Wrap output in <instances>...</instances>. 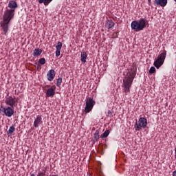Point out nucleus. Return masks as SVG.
Masks as SVG:
<instances>
[{
	"label": "nucleus",
	"mask_w": 176,
	"mask_h": 176,
	"mask_svg": "<svg viewBox=\"0 0 176 176\" xmlns=\"http://www.w3.org/2000/svg\"><path fill=\"white\" fill-rule=\"evenodd\" d=\"M38 63L41 65H45V64H46V59H45V58H41L38 60Z\"/></svg>",
	"instance_id": "obj_23"
},
{
	"label": "nucleus",
	"mask_w": 176,
	"mask_h": 176,
	"mask_svg": "<svg viewBox=\"0 0 176 176\" xmlns=\"http://www.w3.org/2000/svg\"><path fill=\"white\" fill-rule=\"evenodd\" d=\"M12 107H3V106H1L0 111H2L7 118H12L14 114V109Z\"/></svg>",
	"instance_id": "obj_7"
},
{
	"label": "nucleus",
	"mask_w": 176,
	"mask_h": 176,
	"mask_svg": "<svg viewBox=\"0 0 176 176\" xmlns=\"http://www.w3.org/2000/svg\"><path fill=\"white\" fill-rule=\"evenodd\" d=\"M37 176H46V170H43V171H38Z\"/></svg>",
	"instance_id": "obj_24"
},
{
	"label": "nucleus",
	"mask_w": 176,
	"mask_h": 176,
	"mask_svg": "<svg viewBox=\"0 0 176 176\" xmlns=\"http://www.w3.org/2000/svg\"><path fill=\"white\" fill-rule=\"evenodd\" d=\"M156 72V69L155 67H151L149 69V74H155Z\"/></svg>",
	"instance_id": "obj_25"
},
{
	"label": "nucleus",
	"mask_w": 176,
	"mask_h": 176,
	"mask_svg": "<svg viewBox=\"0 0 176 176\" xmlns=\"http://www.w3.org/2000/svg\"><path fill=\"white\" fill-rule=\"evenodd\" d=\"M17 2L15 1H10L8 3V8H9V10H13L14 12H16V9H17Z\"/></svg>",
	"instance_id": "obj_10"
},
{
	"label": "nucleus",
	"mask_w": 176,
	"mask_h": 176,
	"mask_svg": "<svg viewBox=\"0 0 176 176\" xmlns=\"http://www.w3.org/2000/svg\"><path fill=\"white\" fill-rule=\"evenodd\" d=\"M53 0H38L39 3H44L45 6H47Z\"/></svg>",
	"instance_id": "obj_18"
},
{
	"label": "nucleus",
	"mask_w": 176,
	"mask_h": 176,
	"mask_svg": "<svg viewBox=\"0 0 176 176\" xmlns=\"http://www.w3.org/2000/svg\"><path fill=\"white\" fill-rule=\"evenodd\" d=\"M175 159H176V147L175 148Z\"/></svg>",
	"instance_id": "obj_29"
},
{
	"label": "nucleus",
	"mask_w": 176,
	"mask_h": 176,
	"mask_svg": "<svg viewBox=\"0 0 176 176\" xmlns=\"http://www.w3.org/2000/svg\"><path fill=\"white\" fill-rule=\"evenodd\" d=\"M148 1V5L151 6V4L152 3V0H147Z\"/></svg>",
	"instance_id": "obj_27"
},
{
	"label": "nucleus",
	"mask_w": 176,
	"mask_h": 176,
	"mask_svg": "<svg viewBox=\"0 0 176 176\" xmlns=\"http://www.w3.org/2000/svg\"><path fill=\"white\" fill-rule=\"evenodd\" d=\"M105 26L108 30H111V28H113V27H115V22L112 20H107L105 23Z\"/></svg>",
	"instance_id": "obj_15"
},
{
	"label": "nucleus",
	"mask_w": 176,
	"mask_h": 176,
	"mask_svg": "<svg viewBox=\"0 0 176 176\" xmlns=\"http://www.w3.org/2000/svg\"><path fill=\"white\" fill-rule=\"evenodd\" d=\"M94 105H96V101L93 100V98L90 97H87L86 98V106L85 108V111L87 113H89L93 109Z\"/></svg>",
	"instance_id": "obj_6"
},
{
	"label": "nucleus",
	"mask_w": 176,
	"mask_h": 176,
	"mask_svg": "<svg viewBox=\"0 0 176 176\" xmlns=\"http://www.w3.org/2000/svg\"><path fill=\"white\" fill-rule=\"evenodd\" d=\"M56 76V72L54 69H50V71L47 72V80L50 82H52L53 79H54V77Z\"/></svg>",
	"instance_id": "obj_11"
},
{
	"label": "nucleus",
	"mask_w": 176,
	"mask_h": 176,
	"mask_svg": "<svg viewBox=\"0 0 176 176\" xmlns=\"http://www.w3.org/2000/svg\"><path fill=\"white\" fill-rule=\"evenodd\" d=\"M14 13L15 12L14 10H9L8 7L6 8V10L3 15V20L0 22V27L1 31H3L2 34L3 35H8L9 24H10V21L14 19Z\"/></svg>",
	"instance_id": "obj_1"
},
{
	"label": "nucleus",
	"mask_w": 176,
	"mask_h": 176,
	"mask_svg": "<svg viewBox=\"0 0 176 176\" xmlns=\"http://www.w3.org/2000/svg\"><path fill=\"white\" fill-rule=\"evenodd\" d=\"M94 138L96 141H98L100 140V131L96 130L95 133H94Z\"/></svg>",
	"instance_id": "obj_21"
},
{
	"label": "nucleus",
	"mask_w": 176,
	"mask_h": 176,
	"mask_svg": "<svg viewBox=\"0 0 176 176\" xmlns=\"http://www.w3.org/2000/svg\"><path fill=\"white\" fill-rule=\"evenodd\" d=\"M54 90H56V86L54 85L47 90L46 96L53 97L55 94Z\"/></svg>",
	"instance_id": "obj_12"
},
{
	"label": "nucleus",
	"mask_w": 176,
	"mask_h": 176,
	"mask_svg": "<svg viewBox=\"0 0 176 176\" xmlns=\"http://www.w3.org/2000/svg\"><path fill=\"white\" fill-rule=\"evenodd\" d=\"M136 70H131L128 72L124 76V79L123 80L124 87V93L127 94V93H130V87H131V85H133V81L134 80V78H135Z\"/></svg>",
	"instance_id": "obj_2"
},
{
	"label": "nucleus",
	"mask_w": 176,
	"mask_h": 176,
	"mask_svg": "<svg viewBox=\"0 0 176 176\" xmlns=\"http://www.w3.org/2000/svg\"><path fill=\"white\" fill-rule=\"evenodd\" d=\"M16 130V128H14V126H11L9 129V130L8 131L7 133L8 134H13V133H14V131Z\"/></svg>",
	"instance_id": "obj_22"
},
{
	"label": "nucleus",
	"mask_w": 176,
	"mask_h": 176,
	"mask_svg": "<svg viewBox=\"0 0 176 176\" xmlns=\"http://www.w3.org/2000/svg\"><path fill=\"white\" fill-rule=\"evenodd\" d=\"M131 27L136 32L142 31L146 27V21L144 19H140L139 21H133L131 22Z\"/></svg>",
	"instance_id": "obj_3"
},
{
	"label": "nucleus",
	"mask_w": 176,
	"mask_h": 176,
	"mask_svg": "<svg viewBox=\"0 0 176 176\" xmlns=\"http://www.w3.org/2000/svg\"><path fill=\"white\" fill-rule=\"evenodd\" d=\"M37 68H39L41 69V68H42V67H41V65H38Z\"/></svg>",
	"instance_id": "obj_30"
},
{
	"label": "nucleus",
	"mask_w": 176,
	"mask_h": 176,
	"mask_svg": "<svg viewBox=\"0 0 176 176\" xmlns=\"http://www.w3.org/2000/svg\"><path fill=\"white\" fill-rule=\"evenodd\" d=\"M173 176H176V170H174L172 173Z\"/></svg>",
	"instance_id": "obj_28"
},
{
	"label": "nucleus",
	"mask_w": 176,
	"mask_h": 176,
	"mask_svg": "<svg viewBox=\"0 0 176 176\" xmlns=\"http://www.w3.org/2000/svg\"><path fill=\"white\" fill-rule=\"evenodd\" d=\"M42 54V50L39 48H36L34 51L33 56L34 57H38Z\"/></svg>",
	"instance_id": "obj_17"
},
{
	"label": "nucleus",
	"mask_w": 176,
	"mask_h": 176,
	"mask_svg": "<svg viewBox=\"0 0 176 176\" xmlns=\"http://www.w3.org/2000/svg\"><path fill=\"white\" fill-rule=\"evenodd\" d=\"M166 54L167 51H164L157 56V60L154 61L153 65L157 68V69H159V67H162V64H164Z\"/></svg>",
	"instance_id": "obj_4"
},
{
	"label": "nucleus",
	"mask_w": 176,
	"mask_h": 176,
	"mask_svg": "<svg viewBox=\"0 0 176 176\" xmlns=\"http://www.w3.org/2000/svg\"><path fill=\"white\" fill-rule=\"evenodd\" d=\"M62 47H63V43L58 41L56 45V52H55L56 57H60V54H61Z\"/></svg>",
	"instance_id": "obj_9"
},
{
	"label": "nucleus",
	"mask_w": 176,
	"mask_h": 176,
	"mask_svg": "<svg viewBox=\"0 0 176 176\" xmlns=\"http://www.w3.org/2000/svg\"><path fill=\"white\" fill-rule=\"evenodd\" d=\"M5 104L8 105V107H11V108H14V107L17 106V102L16 101V98H13L9 94L6 97Z\"/></svg>",
	"instance_id": "obj_8"
},
{
	"label": "nucleus",
	"mask_w": 176,
	"mask_h": 176,
	"mask_svg": "<svg viewBox=\"0 0 176 176\" xmlns=\"http://www.w3.org/2000/svg\"><path fill=\"white\" fill-rule=\"evenodd\" d=\"M80 57L81 63H82V64H85V63H86V60L87 59V54L86 53V52H81Z\"/></svg>",
	"instance_id": "obj_16"
},
{
	"label": "nucleus",
	"mask_w": 176,
	"mask_h": 176,
	"mask_svg": "<svg viewBox=\"0 0 176 176\" xmlns=\"http://www.w3.org/2000/svg\"><path fill=\"white\" fill-rule=\"evenodd\" d=\"M61 83H63V78L59 77L56 80V86L58 87H61Z\"/></svg>",
	"instance_id": "obj_20"
},
{
	"label": "nucleus",
	"mask_w": 176,
	"mask_h": 176,
	"mask_svg": "<svg viewBox=\"0 0 176 176\" xmlns=\"http://www.w3.org/2000/svg\"><path fill=\"white\" fill-rule=\"evenodd\" d=\"M146 126H148V120L145 118H140L138 123L136 122L135 124V129L136 131H140L142 129H146Z\"/></svg>",
	"instance_id": "obj_5"
},
{
	"label": "nucleus",
	"mask_w": 176,
	"mask_h": 176,
	"mask_svg": "<svg viewBox=\"0 0 176 176\" xmlns=\"http://www.w3.org/2000/svg\"><path fill=\"white\" fill-rule=\"evenodd\" d=\"M175 1V2H176V0H174Z\"/></svg>",
	"instance_id": "obj_33"
},
{
	"label": "nucleus",
	"mask_w": 176,
	"mask_h": 176,
	"mask_svg": "<svg viewBox=\"0 0 176 176\" xmlns=\"http://www.w3.org/2000/svg\"><path fill=\"white\" fill-rule=\"evenodd\" d=\"M42 123V116H36V118L34 119V126L36 128L39 127V124Z\"/></svg>",
	"instance_id": "obj_13"
},
{
	"label": "nucleus",
	"mask_w": 176,
	"mask_h": 176,
	"mask_svg": "<svg viewBox=\"0 0 176 176\" xmlns=\"http://www.w3.org/2000/svg\"><path fill=\"white\" fill-rule=\"evenodd\" d=\"M48 87H50V85H47Z\"/></svg>",
	"instance_id": "obj_32"
},
{
	"label": "nucleus",
	"mask_w": 176,
	"mask_h": 176,
	"mask_svg": "<svg viewBox=\"0 0 176 176\" xmlns=\"http://www.w3.org/2000/svg\"><path fill=\"white\" fill-rule=\"evenodd\" d=\"M30 176H35V174L32 173Z\"/></svg>",
	"instance_id": "obj_31"
},
{
	"label": "nucleus",
	"mask_w": 176,
	"mask_h": 176,
	"mask_svg": "<svg viewBox=\"0 0 176 176\" xmlns=\"http://www.w3.org/2000/svg\"><path fill=\"white\" fill-rule=\"evenodd\" d=\"M107 116H109V118H111V116H112V111H111V110L108 111Z\"/></svg>",
	"instance_id": "obj_26"
},
{
	"label": "nucleus",
	"mask_w": 176,
	"mask_h": 176,
	"mask_svg": "<svg viewBox=\"0 0 176 176\" xmlns=\"http://www.w3.org/2000/svg\"><path fill=\"white\" fill-rule=\"evenodd\" d=\"M154 3L157 5V6H162V8H164L167 5V0H155Z\"/></svg>",
	"instance_id": "obj_14"
},
{
	"label": "nucleus",
	"mask_w": 176,
	"mask_h": 176,
	"mask_svg": "<svg viewBox=\"0 0 176 176\" xmlns=\"http://www.w3.org/2000/svg\"><path fill=\"white\" fill-rule=\"evenodd\" d=\"M109 133H111V131L109 130H106L101 135H100V138H107V137H108L109 135Z\"/></svg>",
	"instance_id": "obj_19"
}]
</instances>
